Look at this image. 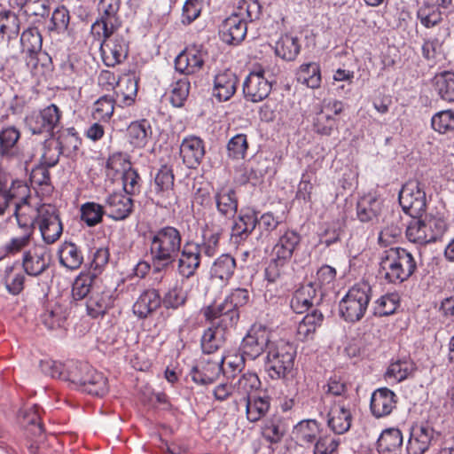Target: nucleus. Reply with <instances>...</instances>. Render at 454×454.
Returning <instances> with one entry per match:
<instances>
[{
	"label": "nucleus",
	"mask_w": 454,
	"mask_h": 454,
	"mask_svg": "<svg viewBox=\"0 0 454 454\" xmlns=\"http://www.w3.org/2000/svg\"><path fill=\"white\" fill-rule=\"evenodd\" d=\"M184 235L178 228L166 225L150 232V254L153 272L168 270L184 247Z\"/></svg>",
	"instance_id": "f257e3e1"
},
{
	"label": "nucleus",
	"mask_w": 454,
	"mask_h": 454,
	"mask_svg": "<svg viewBox=\"0 0 454 454\" xmlns=\"http://www.w3.org/2000/svg\"><path fill=\"white\" fill-rule=\"evenodd\" d=\"M413 255L404 248L391 247L384 251L380 262V272L388 283H403L416 270Z\"/></svg>",
	"instance_id": "f03ea898"
},
{
	"label": "nucleus",
	"mask_w": 454,
	"mask_h": 454,
	"mask_svg": "<svg viewBox=\"0 0 454 454\" xmlns=\"http://www.w3.org/2000/svg\"><path fill=\"white\" fill-rule=\"evenodd\" d=\"M448 229V223L443 215H429L424 219H412L406 228V237L413 243L428 244L440 239Z\"/></svg>",
	"instance_id": "7ed1b4c3"
},
{
	"label": "nucleus",
	"mask_w": 454,
	"mask_h": 454,
	"mask_svg": "<svg viewBox=\"0 0 454 454\" xmlns=\"http://www.w3.org/2000/svg\"><path fill=\"white\" fill-rule=\"evenodd\" d=\"M296 348L288 342L273 344L268 350L265 370L272 380L293 376Z\"/></svg>",
	"instance_id": "20e7f679"
},
{
	"label": "nucleus",
	"mask_w": 454,
	"mask_h": 454,
	"mask_svg": "<svg viewBox=\"0 0 454 454\" xmlns=\"http://www.w3.org/2000/svg\"><path fill=\"white\" fill-rule=\"evenodd\" d=\"M371 300V286L360 283L352 286L339 303L340 316L347 322L360 321L368 308Z\"/></svg>",
	"instance_id": "39448f33"
},
{
	"label": "nucleus",
	"mask_w": 454,
	"mask_h": 454,
	"mask_svg": "<svg viewBox=\"0 0 454 454\" xmlns=\"http://www.w3.org/2000/svg\"><path fill=\"white\" fill-rule=\"evenodd\" d=\"M249 292L246 288H235L219 304L207 306V315H218L222 323L226 326H236L239 320V308L248 303Z\"/></svg>",
	"instance_id": "423d86ee"
},
{
	"label": "nucleus",
	"mask_w": 454,
	"mask_h": 454,
	"mask_svg": "<svg viewBox=\"0 0 454 454\" xmlns=\"http://www.w3.org/2000/svg\"><path fill=\"white\" fill-rule=\"evenodd\" d=\"M398 200L403 211L412 219L421 217L427 205L425 184L418 180L406 182L399 192Z\"/></svg>",
	"instance_id": "0eeeda50"
},
{
	"label": "nucleus",
	"mask_w": 454,
	"mask_h": 454,
	"mask_svg": "<svg viewBox=\"0 0 454 454\" xmlns=\"http://www.w3.org/2000/svg\"><path fill=\"white\" fill-rule=\"evenodd\" d=\"M62 112L55 105L51 104L40 111H34L25 118V124L34 135H45L51 137L60 124Z\"/></svg>",
	"instance_id": "6e6552de"
},
{
	"label": "nucleus",
	"mask_w": 454,
	"mask_h": 454,
	"mask_svg": "<svg viewBox=\"0 0 454 454\" xmlns=\"http://www.w3.org/2000/svg\"><path fill=\"white\" fill-rule=\"evenodd\" d=\"M270 333L265 326L254 325L243 338L239 351L243 358L255 360L274 343L270 340Z\"/></svg>",
	"instance_id": "1a4fd4ad"
},
{
	"label": "nucleus",
	"mask_w": 454,
	"mask_h": 454,
	"mask_svg": "<svg viewBox=\"0 0 454 454\" xmlns=\"http://www.w3.org/2000/svg\"><path fill=\"white\" fill-rule=\"evenodd\" d=\"M36 224L46 244L56 242L63 232L59 210L51 204H43L37 209Z\"/></svg>",
	"instance_id": "9d476101"
},
{
	"label": "nucleus",
	"mask_w": 454,
	"mask_h": 454,
	"mask_svg": "<svg viewBox=\"0 0 454 454\" xmlns=\"http://www.w3.org/2000/svg\"><path fill=\"white\" fill-rule=\"evenodd\" d=\"M129 38L128 31L113 34L105 38L101 43L100 51L106 66L115 67L122 63L129 55Z\"/></svg>",
	"instance_id": "9b49d317"
},
{
	"label": "nucleus",
	"mask_w": 454,
	"mask_h": 454,
	"mask_svg": "<svg viewBox=\"0 0 454 454\" xmlns=\"http://www.w3.org/2000/svg\"><path fill=\"white\" fill-rule=\"evenodd\" d=\"M207 309H203V316L205 319L210 324V326L204 331L201 337V348L205 354H213L217 351L225 342L226 331L232 328L233 326L223 325L220 321L222 317L218 315L209 317L207 315Z\"/></svg>",
	"instance_id": "f8f14e48"
},
{
	"label": "nucleus",
	"mask_w": 454,
	"mask_h": 454,
	"mask_svg": "<svg viewBox=\"0 0 454 454\" xmlns=\"http://www.w3.org/2000/svg\"><path fill=\"white\" fill-rule=\"evenodd\" d=\"M440 433L428 424H417L411 427L406 450L408 454H425L435 444Z\"/></svg>",
	"instance_id": "ddd939ff"
},
{
	"label": "nucleus",
	"mask_w": 454,
	"mask_h": 454,
	"mask_svg": "<svg viewBox=\"0 0 454 454\" xmlns=\"http://www.w3.org/2000/svg\"><path fill=\"white\" fill-rule=\"evenodd\" d=\"M271 89V82L265 77V71L262 67L250 72L243 82L244 98L253 103L267 98Z\"/></svg>",
	"instance_id": "4468645a"
},
{
	"label": "nucleus",
	"mask_w": 454,
	"mask_h": 454,
	"mask_svg": "<svg viewBox=\"0 0 454 454\" xmlns=\"http://www.w3.org/2000/svg\"><path fill=\"white\" fill-rule=\"evenodd\" d=\"M121 0H99L98 4V17L92 28L101 26L103 37H109L120 26L119 11Z\"/></svg>",
	"instance_id": "2eb2a0df"
},
{
	"label": "nucleus",
	"mask_w": 454,
	"mask_h": 454,
	"mask_svg": "<svg viewBox=\"0 0 454 454\" xmlns=\"http://www.w3.org/2000/svg\"><path fill=\"white\" fill-rule=\"evenodd\" d=\"M197 247L195 241L186 240L176 257V271L182 278H192L200 267L202 258L197 251Z\"/></svg>",
	"instance_id": "dca6fc26"
},
{
	"label": "nucleus",
	"mask_w": 454,
	"mask_h": 454,
	"mask_svg": "<svg viewBox=\"0 0 454 454\" xmlns=\"http://www.w3.org/2000/svg\"><path fill=\"white\" fill-rule=\"evenodd\" d=\"M207 57V53L201 46L188 47L175 59V68L185 75L195 74L201 70Z\"/></svg>",
	"instance_id": "f3484780"
},
{
	"label": "nucleus",
	"mask_w": 454,
	"mask_h": 454,
	"mask_svg": "<svg viewBox=\"0 0 454 454\" xmlns=\"http://www.w3.org/2000/svg\"><path fill=\"white\" fill-rule=\"evenodd\" d=\"M20 45L22 51L27 54L26 64L31 69L37 67L40 55H47L42 51L43 36L37 27H28L22 32Z\"/></svg>",
	"instance_id": "a211bd4d"
},
{
	"label": "nucleus",
	"mask_w": 454,
	"mask_h": 454,
	"mask_svg": "<svg viewBox=\"0 0 454 454\" xmlns=\"http://www.w3.org/2000/svg\"><path fill=\"white\" fill-rule=\"evenodd\" d=\"M223 356H220L219 359L215 361L202 358L200 363L191 370L190 375L192 380L201 385L212 384L218 379L221 373H228L223 367Z\"/></svg>",
	"instance_id": "6ab92c4d"
},
{
	"label": "nucleus",
	"mask_w": 454,
	"mask_h": 454,
	"mask_svg": "<svg viewBox=\"0 0 454 454\" xmlns=\"http://www.w3.org/2000/svg\"><path fill=\"white\" fill-rule=\"evenodd\" d=\"M106 215L114 221H123L133 212L134 200L124 192H113L105 200Z\"/></svg>",
	"instance_id": "aec40b11"
},
{
	"label": "nucleus",
	"mask_w": 454,
	"mask_h": 454,
	"mask_svg": "<svg viewBox=\"0 0 454 454\" xmlns=\"http://www.w3.org/2000/svg\"><path fill=\"white\" fill-rule=\"evenodd\" d=\"M247 25L246 19L236 12L225 19L220 27L219 35L223 42L230 45H238L246 37Z\"/></svg>",
	"instance_id": "412c9836"
},
{
	"label": "nucleus",
	"mask_w": 454,
	"mask_h": 454,
	"mask_svg": "<svg viewBox=\"0 0 454 454\" xmlns=\"http://www.w3.org/2000/svg\"><path fill=\"white\" fill-rule=\"evenodd\" d=\"M205 153V143L197 136L185 137L180 145V155L189 168H197Z\"/></svg>",
	"instance_id": "4be33fe9"
},
{
	"label": "nucleus",
	"mask_w": 454,
	"mask_h": 454,
	"mask_svg": "<svg viewBox=\"0 0 454 454\" xmlns=\"http://www.w3.org/2000/svg\"><path fill=\"white\" fill-rule=\"evenodd\" d=\"M397 395L387 387L376 389L371 397L370 408L375 418L389 415L395 408Z\"/></svg>",
	"instance_id": "5701e85b"
},
{
	"label": "nucleus",
	"mask_w": 454,
	"mask_h": 454,
	"mask_svg": "<svg viewBox=\"0 0 454 454\" xmlns=\"http://www.w3.org/2000/svg\"><path fill=\"white\" fill-rule=\"evenodd\" d=\"M317 292L310 284L301 285L290 301L294 312L302 314L314 306H319L323 300Z\"/></svg>",
	"instance_id": "b1692460"
},
{
	"label": "nucleus",
	"mask_w": 454,
	"mask_h": 454,
	"mask_svg": "<svg viewBox=\"0 0 454 454\" xmlns=\"http://www.w3.org/2000/svg\"><path fill=\"white\" fill-rule=\"evenodd\" d=\"M20 136V129L15 126H8L0 130V160L10 161L19 158Z\"/></svg>",
	"instance_id": "393cba45"
},
{
	"label": "nucleus",
	"mask_w": 454,
	"mask_h": 454,
	"mask_svg": "<svg viewBox=\"0 0 454 454\" xmlns=\"http://www.w3.org/2000/svg\"><path fill=\"white\" fill-rule=\"evenodd\" d=\"M214 199L218 213L227 219L235 216L238 211L239 200L236 190L230 185H223L215 192Z\"/></svg>",
	"instance_id": "a878e982"
},
{
	"label": "nucleus",
	"mask_w": 454,
	"mask_h": 454,
	"mask_svg": "<svg viewBox=\"0 0 454 454\" xmlns=\"http://www.w3.org/2000/svg\"><path fill=\"white\" fill-rule=\"evenodd\" d=\"M50 265V258L43 249L27 250L24 252L21 269L31 277L41 276Z\"/></svg>",
	"instance_id": "bb28decb"
},
{
	"label": "nucleus",
	"mask_w": 454,
	"mask_h": 454,
	"mask_svg": "<svg viewBox=\"0 0 454 454\" xmlns=\"http://www.w3.org/2000/svg\"><path fill=\"white\" fill-rule=\"evenodd\" d=\"M301 235L293 230H286L280 234L272 248L271 256L290 262L291 258L301 243Z\"/></svg>",
	"instance_id": "cd10ccee"
},
{
	"label": "nucleus",
	"mask_w": 454,
	"mask_h": 454,
	"mask_svg": "<svg viewBox=\"0 0 454 454\" xmlns=\"http://www.w3.org/2000/svg\"><path fill=\"white\" fill-rule=\"evenodd\" d=\"M238 77L227 69L215 76L213 95L219 102L229 100L236 92Z\"/></svg>",
	"instance_id": "c85d7f7f"
},
{
	"label": "nucleus",
	"mask_w": 454,
	"mask_h": 454,
	"mask_svg": "<svg viewBox=\"0 0 454 454\" xmlns=\"http://www.w3.org/2000/svg\"><path fill=\"white\" fill-rule=\"evenodd\" d=\"M352 415L349 409L340 402L333 404L327 414V425L337 434L348 432L351 427Z\"/></svg>",
	"instance_id": "c756f323"
},
{
	"label": "nucleus",
	"mask_w": 454,
	"mask_h": 454,
	"mask_svg": "<svg viewBox=\"0 0 454 454\" xmlns=\"http://www.w3.org/2000/svg\"><path fill=\"white\" fill-rule=\"evenodd\" d=\"M114 300L109 291H103L98 286L85 301L87 314L98 318L103 317L113 306Z\"/></svg>",
	"instance_id": "7c9ffc66"
},
{
	"label": "nucleus",
	"mask_w": 454,
	"mask_h": 454,
	"mask_svg": "<svg viewBox=\"0 0 454 454\" xmlns=\"http://www.w3.org/2000/svg\"><path fill=\"white\" fill-rule=\"evenodd\" d=\"M382 209V200L375 193L364 195L357 201L356 215L363 223L373 222L378 219Z\"/></svg>",
	"instance_id": "2f4dec72"
},
{
	"label": "nucleus",
	"mask_w": 454,
	"mask_h": 454,
	"mask_svg": "<svg viewBox=\"0 0 454 454\" xmlns=\"http://www.w3.org/2000/svg\"><path fill=\"white\" fill-rule=\"evenodd\" d=\"M161 305V296L156 289H146L133 305V312L140 318H146Z\"/></svg>",
	"instance_id": "473e14b6"
},
{
	"label": "nucleus",
	"mask_w": 454,
	"mask_h": 454,
	"mask_svg": "<svg viewBox=\"0 0 454 454\" xmlns=\"http://www.w3.org/2000/svg\"><path fill=\"white\" fill-rule=\"evenodd\" d=\"M175 176L170 167L163 165L157 171L153 181V192L162 200L174 195Z\"/></svg>",
	"instance_id": "72a5a7b5"
},
{
	"label": "nucleus",
	"mask_w": 454,
	"mask_h": 454,
	"mask_svg": "<svg viewBox=\"0 0 454 454\" xmlns=\"http://www.w3.org/2000/svg\"><path fill=\"white\" fill-rule=\"evenodd\" d=\"M28 192L29 189L27 185L20 181L12 180L8 191H0V215H3L6 208L12 203L15 205V202H19L20 206L27 204Z\"/></svg>",
	"instance_id": "f704fd0d"
},
{
	"label": "nucleus",
	"mask_w": 454,
	"mask_h": 454,
	"mask_svg": "<svg viewBox=\"0 0 454 454\" xmlns=\"http://www.w3.org/2000/svg\"><path fill=\"white\" fill-rule=\"evenodd\" d=\"M403 443L402 432L398 428H387L382 431L378 441L380 454H401Z\"/></svg>",
	"instance_id": "c9c22d12"
},
{
	"label": "nucleus",
	"mask_w": 454,
	"mask_h": 454,
	"mask_svg": "<svg viewBox=\"0 0 454 454\" xmlns=\"http://www.w3.org/2000/svg\"><path fill=\"white\" fill-rule=\"evenodd\" d=\"M25 274L19 261L5 267L2 278L9 294L18 295L23 291L26 280Z\"/></svg>",
	"instance_id": "e433bc0d"
},
{
	"label": "nucleus",
	"mask_w": 454,
	"mask_h": 454,
	"mask_svg": "<svg viewBox=\"0 0 454 454\" xmlns=\"http://www.w3.org/2000/svg\"><path fill=\"white\" fill-rule=\"evenodd\" d=\"M115 90V102L121 106H129L135 102L137 94L138 80L135 75H126L118 80Z\"/></svg>",
	"instance_id": "4c0bfd02"
},
{
	"label": "nucleus",
	"mask_w": 454,
	"mask_h": 454,
	"mask_svg": "<svg viewBox=\"0 0 454 454\" xmlns=\"http://www.w3.org/2000/svg\"><path fill=\"white\" fill-rule=\"evenodd\" d=\"M237 264L236 260L229 254L218 256L210 268V277L219 279L222 284L227 285L234 275Z\"/></svg>",
	"instance_id": "58836bf2"
},
{
	"label": "nucleus",
	"mask_w": 454,
	"mask_h": 454,
	"mask_svg": "<svg viewBox=\"0 0 454 454\" xmlns=\"http://www.w3.org/2000/svg\"><path fill=\"white\" fill-rule=\"evenodd\" d=\"M257 219L258 216L254 211L241 214L232 227L231 240L233 243L240 244L245 241L257 226Z\"/></svg>",
	"instance_id": "ea45409f"
},
{
	"label": "nucleus",
	"mask_w": 454,
	"mask_h": 454,
	"mask_svg": "<svg viewBox=\"0 0 454 454\" xmlns=\"http://www.w3.org/2000/svg\"><path fill=\"white\" fill-rule=\"evenodd\" d=\"M245 401L247 418L250 422L259 421L270 407V397L266 393L246 397Z\"/></svg>",
	"instance_id": "a19ab883"
},
{
	"label": "nucleus",
	"mask_w": 454,
	"mask_h": 454,
	"mask_svg": "<svg viewBox=\"0 0 454 454\" xmlns=\"http://www.w3.org/2000/svg\"><path fill=\"white\" fill-rule=\"evenodd\" d=\"M323 321V313L317 309H313L299 323L296 333L297 339L301 341L312 340L317 329L322 325Z\"/></svg>",
	"instance_id": "79ce46f5"
},
{
	"label": "nucleus",
	"mask_w": 454,
	"mask_h": 454,
	"mask_svg": "<svg viewBox=\"0 0 454 454\" xmlns=\"http://www.w3.org/2000/svg\"><path fill=\"white\" fill-rule=\"evenodd\" d=\"M301 43L297 36L285 34L275 43L274 51L276 56L286 61L294 60L301 51Z\"/></svg>",
	"instance_id": "37998d69"
},
{
	"label": "nucleus",
	"mask_w": 454,
	"mask_h": 454,
	"mask_svg": "<svg viewBox=\"0 0 454 454\" xmlns=\"http://www.w3.org/2000/svg\"><path fill=\"white\" fill-rule=\"evenodd\" d=\"M78 388L90 395L102 396L108 392L107 379L103 373L90 367V372L84 376Z\"/></svg>",
	"instance_id": "c03bdc74"
},
{
	"label": "nucleus",
	"mask_w": 454,
	"mask_h": 454,
	"mask_svg": "<svg viewBox=\"0 0 454 454\" xmlns=\"http://www.w3.org/2000/svg\"><path fill=\"white\" fill-rule=\"evenodd\" d=\"M59 262L68 270H74L83 262V253L74 242L65 241L59 249Z\"/></svg>",
	"instance_id": "a18cd8bd"
},
{
	"label": "nucleus",
	"mask_w": 454,
	"mask_h": 454,
	"mask_svg": "<svg viewBox=\"0 0 454 454\" xmlns=\"http://www.w3.org/2000/svg\"><path fill=\"white\" fill-rule=\"evenodd\" d=\"M286 430L287 426L285 419L280 416L274 415L264 421L262 434L269 442L278 443L286 434Z\"/></svg>",
	"instance_id": "49530a36"
},
{
	"label": "nucleus",
	"mask_w": 454,
	"mask_h": 454,
	"mask_svg": "<svg viewBox=\"0 0 454 454\" xmlns=\"http://www.w3.org/2000/svg\"><path fill=\"white\" fill-rule=\"evenodd\" d=\"M153 130L149 121L142 119L132 121L128 127L130 143L136 147H144L152 137Z\"/></svg>",
	"instance_id": "de8ad7c7"
},
{
	"label": "nucleus",
	"mask_w": 454,
	"mask_h": 454,
	"mask_svg": "<svg viewBox=\"0 0 454 454\" xmlns=\"http://www.w3.org/2000/svg\"><path fill=\"white\" fill-rule=\"evenodd\" d=\"M20 29L19 16L12 11L0 12V39L7 42L17 37Z\"/></svg>",
	"instance_id": "09e8293b"
},
{
	"label": "nucleus",
	"mask_w": 454,
	"mask_h": 454,
	"mask_svg": "<svg viewBox=\"0 0 454 454\" xmlns=\"http://www.w3.org/2000/svg\"><path fill=\"white\" fill-rule=\"evenodd\" d=\"M221 235L222 230L219 228L216 230H210L207 228L203 231L201 242H195L198 246L197 251H199L201 258L203 254L207 257H213L216 254L219 250Z\"/></svg>",
	"instance_id": "8fccbe9b"
},
{
	"label": "nucleus",
	"mask_w": 454,
	"mask_h": 454,
	"mask_svg": "<svg viewBox=\"0 0 454 454\" xmlns=\"http://www.w3.org/2000/svg\"><path fill=\"white\" fill-rule=\"evenodd\" d=\"M188 299V292L184 286L176 282L161 297V304L167 309H178L184 307Z\"/></svg>",
	"instance_id": "3c124183"
},
{
	"label": "nucleus",
	"mask_w": 454,
	"mask_h": 454,
	"mask_svg": "<svg viewBox=\"0 0 454 454\" xmlns=\"http://www.w3.org/2000/svg\"><path fill=\"white\" fill-rule=\"evenodd\" d=\"M97 287L93 276L90 274L79 275L72 286L73 299L77 301L87 300Z\"/></svg>",
	"instance_id": "603ef678"
},
{
	"label": "nucleus",
	"mask_w": 454,
	"mask_h": 454,
	"mask_svg": "<svg viewBox=\"0 0 454 454\" xmlns=\"http://www.w3.org/2000/svg\"><path fill=\"white\" fill-rule=\"evenodd\" d=\"M336 278V270L330 265H323L320 267L316 274V278L314 281H309L308 284L313 286L316 291L323 300V297L325 294L326 288L333 285Z\"/></svg>",
	"instance_id": "864d4df0"
},
{
	"label": "nucleus",
	"mask_w": 454,
	"mask_h": 454,
	"mask_svg": "<svg viewBox=\"0 0 454 454\" xmlns=\"http://www.w3.org/2000/svg\"><path fill=\"white\" fill-rule=\"evenodd\" d=\"M434 90L447 102H454V73L443 72L434 77Z\"/></svg>",
	"instance_id": "5fc2aeb1"
},
{
	"label": "nucleus",
	"mask_w": 454,
	"mask_h": 454,
	"mask_svg": "<svg viewBox=\"0 0 454 454\" xmlns=\"http://www.w3.org/2000/svg\"><path fill=\"white\" fill-rule=\"evenodd\" d=\"M416 369V364L411 360H397L388 366L386 377L401 382L411 377Z\"/></svg>",
	"instance_id": "6e6d98bb"
},
{
	"label": "nucleus",
	"mask_w": 454,
	"mask_h": 454,
	"mask_svg": "<svg viewBox=\"0 0 454 454\" xmlns=\"http://www.w3.org/2000/svg\"><path fill=\"white\" fill-rule=\"evenodd\" d=\"M90 365L85 362L68 361L66 363L64 380L79 387L84 376L90 372Z\"/></svg>",
	"instance_id": "4d7b16f0"
},
{
	"label": "nucleus",
	"mask_w": 454,
	"mask_h": 454,
	"mask_svg": "<svg viewBox=\"0 0 454 454\" xmlns=\"http://www.w3.org/2000/svg\"><path fill=\"white\" fill-rule=\"evenodd\" d=\"M297 76L300 82L311 89L318 88L321 84L320 67L316 62L301 65Z\"/></svg>",
	"instance_id": "13d9d810"
},
{
	"label": "nucleus",
	"mask_w": 454,
	"mask_h": 454,
	"mask_svg": "<svg viewBox=\"0 0 454 454\" xmlns=\"http://www.w3.org/2000/svg\"><path fill=\"white\" fill-rule=\"evenodd\" d=\"M191 83L187 77L173 82L170 85L169 102L175 107H182L190 92Z\"/></svg>",
	"instance_id": "bf43d9fd"
},
{
	"label": "nucleus",
	"mask_w": 454,
	"mask_h": 454,
	"mask_svg": "<svg viewBox=\"0 0 454 454\" xmlns=\"http://www.w3.org/2000/svg\"><path fill=\"white\" fill-rule=\"evenodd\" d=\"M288 265L289 262L272 256L265 269V279L268 286L270 284H282L286 276Z\"/></svg>",
	"instance_id": "052dcab7"
},
{
	"label": "nucleus",
	"mask_w": 454,
	"mask_h": 454,
	"mask_svg": "<svg viewBox=\"0 0 454 454\" xmlns=\"http://www.w3.org/2000/svg\"><path fill=\"white\" fill-rule=\"evenodd\" d=\"M22 423L26 427L29 436L35 438L43 437V429L37 406H32L24 411Z\"/></svg>",
	"instance_id": "680f3d73"
},
{
	"label": "nucleus",
	"mask_w": 454,
	"mask_h": 454,
	"mask_svg": "<svg viewBox=\"0 0 454 454\" xmlns=\"http://www.w3.org/2000/svg\"><path fill=\"white\" fill-rule=\"evenodd\" d=\"M400 305V296L397 293L382 295L375 302L374 315L387 317L395 312Z\"/></svg>",
	"instance_id": "e2e57ef3"
},
{
	"label": "nucleus",
	"mask_w": 454,
	"mask_h": 454,
	"mask_svg": "<svg viewBox=\"0 0 454 454\" xmlns=\"http://www.w3.org/2000/svg\"><path fill=\"white\" fill-rule=\"evenodd\" d=\"M104 215H106L105 206L96 202H86L81 207V218L90 227L101 223Z\"/></svg>",
	"instance_id": "0e129e2a"
},
{
	"label": "nucleus",
	"mask_w": 454,
	"mask_h": 454,
	"mask_svg": "<svg viewBox=\"0 0 454 454\" xmlns=\"http://www.w3.org/2000/svg\"><path fill=\"white\" fill-rule=\"evenodd\" d=\"M114 102L108 96L100 97L95 103L92 111V118L98 121H108L114 110Z\"/></svg>",
	"instance_id": "69168bd1"
},
{
	"label": "nucleus",
	"mask_w": 454,
	"mask_h": 454,
	"mask_svg": "<svg viewBox=\"0 0 454 454\" xmlns=\"http://www.w3.org/2000/svg\"><path fill=\"white\" fill-rule=\"evenodd\" d=\"M66 320L67 316L65 311L58 305L51 309H46L41 315L42 323L50 330L62 327Z\"/></svg>",
	"instance_id": "338daca9"
},
{
	"label": "nucleus",
	"mask_w": 454,
	"mask_h": 454,
	"mask_svg": "<svg viewBox=\"0 0 454 454\" xmlns=\"http://www.w3.org/2000/svg\"><path fill=\"white\" fill-rule=\"evenodd\" d=\"M432 128L441 133L446 134L454 130V111L444 110L433 115L431 119Z\"/></svg>",
	"instance_id": "774afa93"
}]
</instances>
